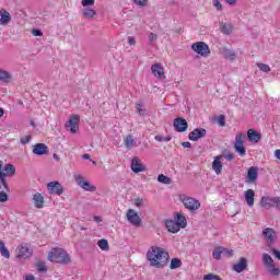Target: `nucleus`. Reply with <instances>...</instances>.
Returning a JSON list of instances; mask_svg holds the SVG:
<instances>
[{"label":"nucleus","instance_id":"obj_1","mask_svg":"<svg viewBox=\"0 0 280 280\" xmlns=\"http://www.w3.org/2000/svg\"><path fill=\"white\" fill-rule=\"evenodd\" d=\"M147 259L153 268L162 269L170 262V253L159 246H152L147 252Z\"/></svg>","mask_w":280,"mask_h":280},{"label":"nucleus","instance_id":"obj_2","mask_svg":"<svg viewBox=\"0 0 280 280\" xmlns=\"http://www.w3.org/2000/svg\"><path fill=\"white\" fill-rule=\"evenodd\" d=\"M48 261H56V264H71V256L63 248H52L48 254Z\"/></svg>","mask_w":280,"mask_h":280},{"label":"nucleus","instance_id":"obj_3","mask_svg":"<svg viewBox=\"0 0 280 280\" xmlns=\"http://www.w3.org/2000/svg\"><path fill=\"white\" fill-rule=\"evenodd\" d=\"M16 174V167L12 164H7L3 167V162L0 161V183L3 185L5 191H10V187L8 186V180L5 177L14 176Z\"/></svg>","mask_w":280,"mask_h":280},{"label":"nucleus","instance_id":"obj_4","mask_svg":"<svg viewBox=\"0 0 280 280\" xmlns=\"http://www.w3.org/2000/svg\"><path fill=\"white\" fill-rule=\"evenodd\" d=\"M246 136L244 133H238L235 137L234 150L240 154V156H246Z\"/></svg>","mask_w":280,"mask_h":280},{"label":"nucleus","instance_id":"obj_5","mask_svg":"<svg viewBox=\"0 0 280 280\" xmlns=\"http://www.w3.org/2000/svg\"><path fill=\"white\" fill-rule=\"evenodd\" d=\"M264 240H266L267 248H272V245L277 242V231L272 228H266L261 233Z\"/></svg>","mask_w":280,"mask_h":280},{"label":"nucleus","instance_id":"obj_6","mask_svg":"<svg viewBox=\"0 0 280 280\" xmlns=\"http://www.w3.org/2000/svg\"><path fill=\"white\" fill-rule=\"evenodd\" d=\"M192 51H196L199 56H202L203 58H207L211 54V49L209 48V45H207L205 42H197L191 45Z\"/></svg>","mask_w":280,"mask_h":280},{"label":"nucleus","instance_id":"obj_7","mask_svg":"<svg viewBox=\"0 0 280 280\" xmlns=\"http://www.w3.org/2000/svg\"><path fill=\"white\" fill-rule=\"evenodd\" d=\"M78 124H80V116L71 115L65 127L67 130H70L72 135H75V132L80 130V126Z\"/></svg>","mask_w":280,"mask_h":280},{"label":"nucleus","instance_id":"obj_8","mask_svg":"<svg viewBox=\"0 0 280 280\" xmlns=\"http://www.w3.org/2000/svg\"><path fill=\"white\" fill-rule=\"evenodd\" d=\"M74 180L81 189H84V191H97V188L91 185V183H89L82 175L74 176Z\"/></svg>","mask_w":280,"mask_h":280},{"label":"nucleus","instance_id":"obj_9","mask_svg":"<svg viewBox=\"0 0 280 280\" xmlns=\"http://www.w3.org/2000/svg\"><path fill=\"white\" fill-rule=\"evenodd\" d=\"M180 200L188 211H198V208L200 207V201L191 197H182Z\"/></svg>","mask_w":280,"mask_h":280},{"label":"nucleus","instance_id":"obj_10","mask_svg":"<svg viewBox=\"0 0 280 280\" xmlns=\"http://www.w3.org/2000/svg\"><path fill=\"white\" fill-rule=\"evenodd\" d=\"M174 129L176 132H187V128H189V124L183 117H177L173 121Z\"/></svg>","mask_w":280,"mask_h":280},{"label":"nucleus","instance_id":"obj_11","mask_svg":"<svg viewBox=\"0 0 280 280\" xmlns=\"http://www.w3.org/2000/svg\"><path fill=\"white\" fill-rule=\"evenodd\" d=\"M47 189L49 194H55L56 196H62L65 194V187L60 182H50L47 184Z\"/></svg>","mask_w":280,"mask_h":280},{"label":"nucleus","instance_id":"obj_12","mask_svg":"<svg viewBox=\"0 0 280 280\" xmlns=\"http://www.w3.org/2000/svg\"><path fill=\"white\" fill-rule=\"evenodd\" d=\"M127 220L132 226H141V217H139V213L135 211V209H129L127 211Z\"/></svg>","mask_w":280,"mask_h":280},{"label":"nucleus","instance_id":"obj_13","mask_svg":"<svg viewBox=\"0 0 280 280\" xmlns=\"http://www.w3.org/2000/svg\"><path fill=\"white\" fill-rule=\"evenodd\" d=\"M205 137H207V129L205 128H196L188 135L190 141H198L199 139H205Z\"/></svg>","mask_w":280,"mask_h":280},{"label":"nucleus","instance_id":"obj_14","mask_svg":"<svg viewBox=\"0 0 280 280\" xmlns=\"http://www.w3.org/2000/svg\"><path fill=\"white\" fill-rule=\"evenodd\" d=\"M151 71L158 80H165V69L161 63H154L151 66Z\"/></svg>","mask_w":280,"mask_h":280},{"label":"nucleus","instance_id":"obj_15","mask_svg":"<svg viewBox=\"0 0 280 280\" xmlns=\"http://www.w3.org/2000/svg\"><path fill=\"white\" fill-rule=\"evenodd\" d=\"M18 257L22 258V259H28V257L32 256V247L30 246V244H23L21 246L18 247Z\"/></svg>","mask_w":280,"mask_h":280},{"label":"nucleus","instance_id":"obj_16","mask_svg":"<svg viewBox=\"0 0 280 280\" xmlns=\"http://www.w3.org/2000/svg\"><path fill=\"white\" fill-rule=\"evenodd\" d=\"M147 167L145 165H143V163H141V160L137 156H135L132 160H131V171L135 173V174H139L141 172H147Z\"/></svg>","mask_w":280,"mask_h":280},{"label":"nucleus","instance_id":"obj_17","mask_svg":"<svg viewBox=\"0 0 280 280\" xmlns=\"http://www.w3.org/2000/svg\"><path fill=\"white\" fill-rule=\"evenodd\" d=\"M33 154L44 156V154H49V148L45 143H36L33 145Z\"/></svg>","mask_w":280,"mask_h":280},{"label":"nucleus","instance_id":"obj_18","mask_svg":"<svg viewBox=\"0 0 280 280\" xmlns=\"http://www.w3.org/2000/svg\"><path fill=\"white\" fill-rule=\"evenodd\" d=\"M232 269L234 272H244V270L248 269V259L241 257L238 262L233 265Z\"/></svg>","mask_w":280,"mask_h":280},{"label":"nucleus","instance_id":"obj_19","mask_svg":"<svg viewBox=\"0 0 280 280\" xmlns=\"http://www.w3.org/2000/svg\"><path fill=\"white\" fill-rule=\"evenodd\" d=\"M247 138L252 143H259V141H261V133L255 129H248Z\"/></svg>","mask_w":280,"mask_h":280},{"label":"nucleus","instance_id":"obj_20","mask_svg":"<svg viewBox=\"0 0 280 280\" xmlns=\"http://www.w3.org/2000/svg\"><path fill=\"white\" fill-rule=\"evenodd\" d=\"M277 201V197H262L260 200L261 207L265 209H272Z\"/></svg>","mask_w":280,"mask_h":280},{"label":"nucleus","instance_id":"obj_21","mask_svg":"<svg viewBox=\"0 0 280 280\" xmlns=\"http://www.w3.org/2000/svg\"><path fill=\"white\" fill-rule=\"evenodd\" d=\"M222 159H224V155H218L212 162V170L215 172V174H222Z\"/></svg>","mask_w":280,"mask_h":280},{"label":"nucleus","instance_id":"obj_22","mask_svg":"<svg viewBox=\"0 0 280 280\" xmlns=\"http://www.w3.org/2000/svg\"><path fill=\"white\" fill-rule=\"evenodd\" d=\"M258 176H259L258 168L255 166L249 167L247 172L246 183H255Z\"/></svg>","mask_w":280,"mask_h":280},{"label":"nucleus","instance_id":"obj_23","mask_svg":"<svg viewBox=\"0 0 280 280\" xmlns=\"http://www.w3.org/2000/svg\"><path fill=\"white\" fill-rule=\"evenodd\" d=\"M12 21V15L5 9L0 10V25H8Z\"/></svg>","mask_w":280,"mask_h":280},{"label":"nucleus","instance_id":"obj_24","mask_svg":"<svg viewBox=\"0 0 280 280\" xmlns=\"http://www.w3.org/2000/svg\"><path fill=\"white\" fill-rule=\"evenodd\" d=\"M221 54L223 58H225L226 60H231V62H235V58H237V54H235L234 50H231L229 48H223L221 50Z\"/></svg>","mask_w":280,"mask_h":280},{"label":"nucleus","instance_id":"obj_25","mask_svg":"<svg viewBox=\"0 0 280 280\" xmlns=\"http://www.w3.org/2000/svg\"><path fill=\"white\" fill-rule=\"evenodd\" d=\"M165 226L170 233H178V231H180L178 223H176L174 220H166Z\"/></svg>","mask_w":280,"mask_h":280},{"label":"nucleus","instance_id":"obj_26","mask_svg":"<svg viewBox=\"0 0 280 280\" xmlns=\"http://www.w3.org/2000/svg\"><path fill=\"white\" fill-rule=\"evenodd\" d=\"M245 202L248 205V207H254V205H255V190L247 189L245 191Z\"/></svg>","mask_w":280,"mask_h":280},{"label":"nucleus","instance_id":"obj_27","mask_svg":"<svg viewBox=\"0 0 280 280\" xmlns=\"http://www.w3.org/2000/svg\"><path fill=\"white\" fill-rule=\"evenodd\" d=\"M33 200L36 209H43V207L45 206V197H43L40 192L35 194L33 196Z\"/></svg>","mask_w":280,"mask_h":280},{"label":"nucleus","instance_id":"obj_28","mask_svg":"<svg viewBox=\"0 0 280 280\" xmlns=\"http://www.w3.org/2000/svg\"><path fill=\"white\" fill-rule=\"evenodd\" d=\"M95 14H97V12L91 7H84V9L82 10V16H84V19L91 20L95 16Z\"/></svg>","mask_w":280,"mask_h":280},{"label":"nucleus","instance_id":"obj_29","mask_svg":"<svg viewBox=\"0 0 280 280\" xmlns=\"http://www.w3.org/2000/svg\"><path fill=\"white\" fill-rule=\"evenodd\" d=\"M220 30H221L222 34H225L226 36H229L230 34L233 33V25L229 24L226 22H222L220 24Z\"/></svg>","mask_w":280,"mask_h":280},{"label":"nucleus","instance_id":"obj_30","mask_svg":"<svg viewBox=\"0 0 280 280\" xmlns=\"http://www.w3.org/2000/svg\"><path fill=\"white\" fill-rule=\"evenodd\" d=\"M175 223L178 225L179 229H185L187 226V219L183 214H177Z\"/></svg>","mask_w":280,"mask_h":280},{"label":"nucleus","instance_id":"obj_31","mask_svg":"<svg viewBox=\"0 0 280 280\" xmlns=\"http://www.w3.org/2000/svg\"><path fill=\"white\" fill-rule=\"evenodd\" d=\"M0 254L5 259H10V250L5 247V243L3 241H0Z\"/></svg>","mask_w":280,"mask_h":280},{"label":"nucleus","instance_id":"obj_32","mask_svg":"<svg viewBox=\"0 0 280 280\" xmlns=\"http://www.w3.org/2000/svg\"><path fill=\"white\" fill-rule=\"evenodd\" d=\"M10 80H12V74L0 68V82H10Z\"/></svg>","mask_w":280,"mask_h":280},{"label":"nucleus","instance_id":"obj_33","mask_svg":"<svg viewBox=\"0 0 280 280\" xmlns=\"http://www.w3.org/2000/svg\"><path fill=\"white\" fill-rule=\"evenodd\" d=\"M222 253H224V247L223 246H219L217 247L213 252H212V257L213 259H222Z\"/></svg>","mask_w":280,"mask_h":280},{"label":"nucleus","instance_id":"obj_34","mask_svg":"<svg viewBox=\"0 0 280 280\" xmlns=\"http://www.w3.org/2000/svg\"><path fill=\"white\" fill-rule=\"evenodd\" d=\"M183 266V260L179 258H172L170 268L171 270H176L177 268H180Z\"/></svg>","mask_w":280,"mask_h":280},{"label":"nucleus","instance_id":"obj_35","mask_svg":"<svg viewBox=\"0 0 280 280\" xmlns=\"http://www.w3.org/2000/svg\"><path fill=\"white\" fill-rule=\"evenodd\" d=\"M158 182L162 183L163 185H172V178H170L163 174H160L158 176Z\"/></svg>","mask_w":280,"mask_h":280},{"label":"nucleus","instance_id":"obj_36","mask_svg":"<svg viewBox=\"0 0 280 280\" xmlns=\"http://www.w3.org/2000/svg\"><path fill=\"white\" fill-rule=\"evenodd\" d=\"M262 261L266 266L270 267L275 265V260L272 259V257L268 254H264L262 255Z\"/></svg>","mask_w":280,"mask_h":280},{"label":"nucleus","instance_id":"obj_37","mask_svg":"<svg viewBox=\"0 0 280 280\" xmlns=\"http://www.w3.org/2000/svg\"><path fill=\"white\" fill-rule=\"evenodd\" d=\"M125 145L126 148L130 149V148H135V138H132V136H127L125 139Z\"/></svg>","mask_w":280,"mask_h":280},{"label":"nucleus","instance_id":"obj_38","mask_svg":"<svg viewBox=\"0 0 280 280\" xmlns=\"http://www.w3.org/2000/svg\"><path fill=\"white\" fill-rule=\"evenodd\" d=\"M256 66L260 71H262V73H270V66L261 62H257Z\"/></svg>","mask_w":280,"mask_h":280},{"label":"nucleus","instance_id":"obj_39","mask_svg":"<svg viewBox=\"0 0 280 280\" xmlns=\"http://www.w3.org/2000/svg\"><path fill=\"white\" fill-rule=\"evenodd\" d=\"M97 245L101 248V250H108V241L107 240H105V238L100 240Z\"/></svg>","mask_w":280,"mask_h":280},{"label":"nucleus","instance_id":"obj_40","mask_svg":"<svg viewBox=\"0 0 280 280\" xmlns=\"http://www.w3.org/2000/svg\"><path fill=\"white\" fill-rule=\"evenodd\" d=\"M203 280H222V278L215 273H208L203 276Z\"/></svg>","mask_w":280,"mask_h":280},{"label":"nucleus","instance_id":"obj_41","mask_svg":"<svg viewBox=\"0 0 280 280\" xmlns=\"http://www.w3.org/2000/svg\"><path fill=\"white\" fill-rule=\"evenodd\" d=\"M268 268H269L268 271L270 272V275H273V277H279L280 275L279 268H276L275 265L269 266Z\"/></svg>","mask_w":280,"mask_h":280},{"label":"nucleus","instance_id":"obj_42","mask_svg":"<svg viewBox=\"0 0 280 280\" xmlns=\"http://www.w3.org/2000/svg\"><path fill=\"white\" fill-rule=\"evenodd\" d=\"M81 5L83 8H91L92 5H95V0H82Z\"/></svg>","mask_w":280,"mask_h":280},{"label":"nucleus","instance_id":"obj_43","mask_svg":"<svg viewBox=\"0 0 280 280\" xmlns=\"http://www.w3.org/2000/svg\"><path fill=\"white\" fill-rule=\"evenodd\" d=\"M218 124L221 126V128H224V126H226V116L220 115L218 117Z\"/></svg>","mask_w":280,"mask_h":280},{"label":"nucleus","instance_id":"obj_44","mask_svg":"<svg viewBox=\"0 0 280 280\" xmlns=\"http://www.w3.org/2000/svg\"><path fill=\"white\" fill-rule=\"evenodd\" d=\"M155 141H159V142H163V141H165V142H167V141H172V137H165V138H163V136H155Z\"/></svg>","mask_w":280,"mask_h":280},{"label":"nucleus","instance_id":"obj_45","mask_svg":"<svg viewBox=\"0 0 280 280\" xmlns=\"http://www.w3.org/2000/svg\"><path fill=\"white\" fill-rule=\"evenodd\" d=\"M30 141H32V136H25L20 139V143H22V145H26V143H30Z\"/></svg>","mask_w":280,"mask_h":280},{"label":"nucleus","instance_id":"obj_46","mask_svg":"<svg viewBox=\"0 0 280 280\" xmlns=\"http://www.w3.org/2000/svg\"><path fill=\"white\" fill-rule=\"evenodd\" d=\"M37 270L38 272H47V267L45 266V262H38Z\"/></svg>","mask_w":280,"mask_h":280},{"label":"nucleus","instance_id":"obj_47","mask_svg":"<svg viewBox=\"0 0 280 280\" xmlns=\"http://www.w3.org/2000/svg\"><path fill=\"white\" fill-rule=\"evenodd\" d=\"M143 203H144L143 198H136V199L133 200V205H136L138 208L143 207Z\"/></svg>","mask_w":280,"mask_h":280},{"label":"nucleus","instance_id":"obj_48","mask_svg":"<svg viewBox=\"0 0 280 280\" xmlns=\"http://www.w3.org/2000/svg\"><path fill=\"white\" fill-rule=\"evenodd\" d=\"M136 5H140L141 8H145L148 5V0H133Z\"/></svg>","mask_w":280,"mask_h":280},{"label":"nucleus","instance_id":"obj_49","mask_svg":"<svg viewBox=\"0 0 280 280\" xmlns=\"http://www.w3.org/2000/svg\"><path fill=\"white\" fill-rule=\"evenodd\" d=\"M0 202H8V194L0 191Z\"/></svg>","mask_w":280,"mask_h":280},{"label":"nucleus","instance_id":"obj_50","mask_svg":"<svg viewBox=\"0 0 280 280\" xmlns=\"http://www.w3.org/2000/svg\"><path fill=\"white\" fill-rule=\"evenodd\" d=\"M213 5L217 10L222 11V3L219 0H213Z\"/></svg>","mask_w":280,"mask_h":280},{"label":"nucleus","instance_id":"obj_51","mask_svg":"<svg viewBox=\"0 0 280 280\" xmlns=\"http://www.w3.org/2000/svg\"><path fill=\"white\" fill-rule=\"evenodd\" d=\"M223 253L226 257H233V249H228L223 247Z\"/></svg>","mask_w":280,"mask_h":280},{"label":"nucleus","instance_id":"obj_52","mask_svg":"<svg viewBox=\"0 0 280 280\" xmlns=\"http://www.w3.org/2000/svg\"><path fill=\"white\" fill-rule=\"evenodd\" d=\"M136 108L139 115H145V109L141 108V104H137Z\"/></svg>","mask_w":280,"mask_h":280},{"label":"nucleus","instance_id":"obj_53","mask_svg":"<svg viewBox=\"0 0 280 280\" xmlns=\"http://www.w3.org/2000/svg\"><path fill=\"white\" fill-rule=\"evenodd\" d=\"M33 36H43V31L35 28L32 31Z\"/></svg>","mask_w":280,"mask_h":280},{"label":"nucleus","instance_id":"obj_54","mask_svg":"<svg viewBox=\"0 0 280 280\" xmlns=\"http://www.w3.org/2000/svg\"><path fill=\"white\" fill-rule=\"evenodd\" d=\"M156 38H159V35L154 34V33H150L149 34V40L150 43L156 40Z\"/></svg>","mask_w":280,"mask_h":280},{"label":"nucleus","instance_id":"obj_55","mask_svg":"<svg viewBox=\"0 0 280 280\" xmlns=\"http://www.w3.org/2000/svg\"><path fill=\"white\" fill-rule=\"evenodd\" d=\"M271 250L272 255H275V257L280 260V250L277 248H272Z\"/></svg>","mask_w":280,"mask_h":280},{"label":"nucleus","instance_id":"obj_56","mask_svg":"<svg viewBox=\"0 0 280 280\" xmlns=\"http://www.w3.org/2000/svg\"><path fill=\"white\" fill-rule=\"evenodd\" d=\"M223 156L226 159V161H233L235 159V155H233V153H228Z\"/></svg>","mask_w":280,"mask_h":280},{"label":"nucleus","instance_id":"obj_57","mask_svg":"<svg viewBox=\"0 0 280 280\" xmlns=\"http://www.w3.org/2000/svg\"><path fill=\"white\" fill-rule=\"evenodd\" d=\"M276 209L280 211V197H276V203H275Z\"/></svg>","mask_w":280,"mask_h":280},{"label":"nucleus","instance_id":"obj_58","mask_svg":"<svg viewBox=\"0 0 280 280\" xmlns=\"http://www.w3.org/2000/svg\"><path fill=\"white\" fill-rule=\"evenodd\" d=\"M128 43L129 45H137V40L132 36L128 37Z\"/></svg>","mask_w":280,"mask_h":280},{"label":"nucleus","instance_id":"obj_59","mask_svg":"<svg viewBox=\"0 0 280 280\" xmlns=\"http://www.w3.org/2000/svg\"><path fill=\"white\" fill-rule=\"evenodd\" d=\"M229 5H235L237 3V0H224Z\"/></svg>","mask_w":280,"mask_h":280},{"label":"nucleus","instance_id":"obj_60","mask_svg":"<svg viewBox=\"0 0 280 280\" xmlns=\"http://www.w3.org/2000/svg\"><path fill=\"white\" fill-rule=\"evenodd\" d=\"M275 156L280 161V149L275 151Z\"/></svg>","mask_w":280,"mask_h":280},{"label":"nucleus","instance_id":"obj_61","mask_svg":"<svg viewBox=\"0 0 280 280\" xmlns=\"http://www.w3.org/2000/svg\"><path fill=\"white\" fill-rule=\"evenodd\" d=\"M183 148H191V142H183Z\"/></svg>","mask_w":280,"mask_h":280},{"label":"nucleus","instance_id":"obj_62","mask_svg":"<svg viewBox=\"0 0 280 280\" xmlns=\"http://www.w3.org/2000/svg\"><path fill=\"white\" fill-rule=\"evenodd\" d=\"M36 278L33 275L25 276V280H35Z\"/></svg>","mask_w":280,"mask_h":280},{"label":"nucleus","instance_id":"obj_63","mask_svg":"<svg viewBox=\"0 0 280 280\" xmlns=\"http://www.w3.org/2000/svg\"><path fill=\"white\" fill-rule=\"evenodd\" d=\"M94 222H102V217L94 215Z\"/></svg>","mask_w":280,"mask_h":280},{"label":"nucleus","instance_id":"obj_64","mask_svg":"<svg viewBox=\"0 0 280 280\" xmlns=\"http://www.w3.org/2000/svg\"><path fill=\"white\" fill-rule=\"evenodd\" d=\"M82 159L84 161H89V159H91V155L85 153V154L82 155Z\"/></svg>","mask_w":280,"mask_h":280}]
</instances>
